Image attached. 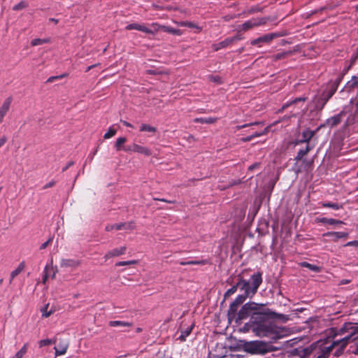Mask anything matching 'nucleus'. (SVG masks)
<instances>
[{"mask_svg": "<svg viewBox=\"0 0 358 358\" xmlns=\"http://www.w3.org/2000/svg\"><path fill=\"white\" fill-rule=\"evenodd\" d=\"M80 262L71 259H62L61 261V267L64 268H76L79 265Z\"/></svg>", "mask_w": 358, "mask_h": 358, "instance_id": "obj_20", "label": "nucleus"}, {"mask_svg": "<svg viewBox=\"0 0 358 358\" xmlns=\"http://www.w3.org/2000/svg\"><path fill=\"white\" fill-rule=\"evenodd\" d=\"M324 127V124H321L315 131H311L308 129L304 130L301 134V138L298 141L297 144L302 143H307L308 144L309 141L315 136L316 132L318 131L321 128H322Z\"/></svg>", "mask_w": 358, "mask_h": 358, "instance_id": "obj_9", "label": "nucleus"}, {"mask_svg": "<svg viewBox=\"0 0 358 358\" xmlns=\"http://www.w3.org/2000/svg\"><path fill=\"white\" fill-rule=\"evenodd\" d=\"M306 100V97H300V98H296L295 99L294 101H292V102H290L289 104H293V103H296V102L298 101H305Z\"/></svg>", "mask_w": 358, "mask_h": 358, "instance_id": "obj_54", "label": "nucleus"}, {"mask_svg": "<svg viewBox=\"0 0 358 358\" xmlns=\"http://www.w3.org/2000/svg\"><path fill=\"white\" fill-rule=\"evenodd\" d=\"M125 252V248H115L107 255H106V258H109L110 257L119 256L123 255Z\"/></svg>", "mask_w": 358, "mask_h": 358, "instance_id": "obj_31", "label": "nucleus"}, {"mask_svg": "<svg viewBox=\"0 0 358 358\" xmlns=\"http://www.w3.org/2000/svg\"><path fill=\"white\" fill-rule=\"evenodd\" d=\"M127 142V138L125 137H120L117 138L115 144V148L117 152L120 150H123V148L125 145L124 144Z\"/></svg>", "mask_w": 358, "mask_h": 358, "instance_id": "obj_30", "label": "nucleus"}, {"mask_svg": "<svg viewBox=\"0 0 358 358\" xmlns=\"http://www.w3.org/2000/svg\"><path fill=\"white\" fill-rule=\"evenodd\" d=\"M265 23L266 20L264 18H252L242 24V29L243 31H248L252 28L264 24Z\"/></svg>", "mask_w": 358, "mask_h": 358, "instance_id": "obj_7", "label": "nucleus"}, {"mask_svg": "<svg viewBox=\"0 0 358 358\" xmlns=\"http://www.w3.org/2000/svg\"><path fill=\"white\" fill-rule=\"evenodd\" d=\"M345 115L344 110L341 111L338 114L328 118L324 124V127L329 126L330 127H334L341 122L342 118Z\"/></svg>", "mask_w": 358, "mask_h": 358, "instance_id": "obj_11", "label": "nucleus"}, {"mask_svg": "<svg viewBox=\"0 0 358 358\" xmlns=\"http://www.w3.org/2000/svg\"><path fill=\"white\" fill-rule=\"evenodd\" d=\"M239 281V289L243 292V294L248 296H254L260 285L262 282V273H257L253 274L251 278V282L244 280L240 275L237 276Z\"/></svg>", "mask_w": 358, "mask_h": 358, "instance_id": "obj_1", "label": "nucleus"}, {"mask_svg": "<svg viewBox=\"0 0 358 358\" xmlns=\"http://www.w3.org/2000/svg\"><path fill=\"white\" fill-rule=\"evenodd\" d=\"M217 120V117H196L194 119V122L196 123L201 124H213L216 122Z\"/></svg>", "mask_w": 358, "mask_h": 358, "instance_id": "obj_24", "label": "nucleus"}, {"mask_svg": "<svg viewBox=\"0 0 358 358\" xmlns=\"http://www.w3.org/2000/svg\"><path fill=\"white\" fill-rule=\"evenodd\" d=\"M270 313L271 311L269 309H266L262 312H255L251 315L250 323L253 324L254 326L257 325L258 324H262L266 322V319Z\"/></svg>", "mask_w": 358, "mask_h": 358, "instance_id": "obj_5", "label": "nucleus"}, {"mask_svg": "<svg viewBox=\"0 0 358 358\" xmlns=\"http://www.w3.org/2000/svg\"><path fill=\"white\" fill-rule=\"evenodd\" d=\"M136 224L133 221L127 222H121L118 223V226H116V230H122V231H132L135 229Z\"/></svg>", "mask_w": 358, "mask_h": 358, "instance_id": "obj_17", "label": "nucleus"}, {"mask_svg": "<svg viewBox=\"0 0 358 358\" xmlns=\"http://www.w3.org/2000/svg\"><path fill=\"white\" fill-rule=\"evenodd\" d=\"M239 289V281L238 280L236 284L229 289L224 294V297L229 296L234 294L237 289Z\"/></svg>", "mask_w": 358, "mask_h": 358, "instance_id": "obj_37", "label": "nucleus"}, {"mask_svg": "<svg viewBox=\"0 0 358 358\" xmlns=\"http://www.w3.org/2000/svg\"><path fill=\"white\" fill-rule=\"evenodd\" d=\"M246 306H248V308L250 310L251 315L255 312H262L267 309L264 308V304H259L255 302L246 303Z\"/></svg>", "mask_w": 358, "mask_h": 358, "instance_id": "obj_16", "label": "nucleus"}, {"mask_svg": "<svg viewBox=\"0 0 358 358\" xmlns=\"http://www.w3.org/2000/svg\"><path fill=\"white\" fill-rule=\"evenodd\" d=\"M241 38L238 36H234V37H230V38H226L225 40L218 43H216V44H213V48L215 51H217L222 48H227L228 47L229 45H231L234 41H237V40H240Z\"/></svg>", "mask_w": 358, "mask_h": 358, "instance_id": "obj_12", "label": "nucleus"}, {"mask_svg": "<svg viewBox=\"0 0 358 358\" xmlns=\"http://www.w3.org/2000/svg\"><path fill=\"white\" fill-rule=\"evenodd\" d=\"M328 241L338 243L340 240L345 241L349 236V234L345 231H331L323 235Z\"/></svg>", "mask_w": 358, "mask_h": 358, "instance_id": "obj_4", "label": "nucleus"}, {"mask_svg": "<svg viewBox=\"0 0 358 358\" xmlns=\"http://www.w3.org/2000/svg\"><path fill=\"white\" fill-rule=\"evenodd\" d=\"M55 185V181H54V180H51L50 182H49L48 183H47V184L43 187V189H48V188L52 187H53Z\"/></svg>", "mask_w": 358, "mask_h": 358, "instance_id": "obj_53", "label": "nucleus"}, {"mask_svg": "<svg viewBox=\"0 0 358 358\" xmlns=\"http://www.w3.org/2000/svg\"><path fill=\"white\" fill-rule=\"evenodd\" d=\"M117 130L113 127V126L110 127L108 131L104 134L103 138L105 139H108L116 134Z\"/></svg>", "mask_w": 358, "mask_h": 358, "instance_id": "obj_39", "label": "nucleus"}, {"mask_svg": "<svg viewBox=\"0 0 358 358\" xmlns=\"http://www.w3.org/2000/svg\"><path fill=\"white\" fill-rule=\"evenodd\" d=\"M248 306H246V303H245L242 306L241 310L237 313L236 321L243 320L247 318L248 316L251 317V313H250V310H249Z\"/></svg>", "mask_w": 358, "mask_h": 358, "instance_id": "obj_18", "label": "nucleus"}, {"mask_svg": "<svg viewBox=\"0 0 358 358\" xmlns=\"http://www.w3.org/2000/svg\"><path fill=\"white\" fill-rule=\"evenodd\" d=\"M6 141H7V138L6 136H2L0 138V148H1L6 143Z\"/></svg>", "mask_w": 358, "mask_h": 358, "instance_id": "obj_57", "label": "nucleus"}, {"mask_svg": "<svg viewBox=\"0 0 358 358\" xmlns=\"http://www.w3.org/2000/svg\"><path fill=\"white\" fill-rule=\"evenodd\" d=\"M252 139H253L252 136H251V135H250V136L241 138V141L245 143V142H249V141H252Z\"/></svg>", "mask_w": 358, "mask_h": 358, "instance_id": "obj_56", "label": "nucleus"}, {"mask_svg": "<svg viewBox=\"0 0 358 358\" xmlns=\"http://www.w3.org/2000/svg\"><path fill=\"white\" fill-rule=\"evenodd\" d=\"M28 348V343H25L22 348L16 352V354L12 358H22L23 356L27 353Z\"/></svg>", "mask_w": 358, "mask_h": 358, "instance_id": "obj_36", "label": "nucleus"}, {"mask_svg": "<svg viewBox=\"0 0 358 358\" xmlns=\"http://www.w3.org/2000/svg\"><path fill=\"white\" fill-rule=\"evenodd\" d=\"M133 144L130 145H125L123 148L124 152H133Z\"/></svg>", "mask_w": 358, "mask_h": 358, "instance_id": "obj_52", "label": "nucleus"}, {"mask_svg": "<svg viewBox=\"0 0 358 358\" xmlns=\"http://www.w3.org/2000/svg\"><path fill=\"white\" fill-rule=\"evenodd\" d=\"M137 263L136 260H130V261H121L115 263L116 266H128L131 264H135Z\"/></svg>", "mask_w": 358, "mask_h": 358, "instance_id": "obj_42", "label": "nucleus"}, {"mask_svg": "<svg viewBox=\"0 0 358 358\" xmlns=\"http://www.w3.org/2000/svg\"><path fill=\"white\" fill-rule=\"evenodd\" d=\"M150 26L154 29V33L159 30H162L164 32L172 34L173 35L179 36L181 34V31L180 29H174L171 27L159 25L157 22H153L150 24Z\"/></svg>", "mask_w": 358, "mask_h": 358, "instance_id": "obj_6", "label": "nucleus"}, {"mask_svg": "<svg viewBox=\"0 0 358 358\" xmlns=\"http://www.w3.org/2000/svg\"><path fill=\"white\" fill-rule=\"evenodd\" d=\"M277 35L275 34H267L256 39L252 40L250 42V44L252 45H258L259 47H260L261 43H269Z\"/></svg>", "mask_w": 358, "mask_h": 358, "instance_id": "obj_10", "label": "nucleus"}, {"mask_svg": "<svg viewBox=\"0 0 358 358\" xmlns=\"http://www.w3.org/2000/svg\"><path fill=\"white\" fill-rule=\"evenodd\" d=\"M48 42H49V39L35 38L31 41V44L32 46H36V45L44 44V43H47Z\"/></svg>", "mask_w": 358, "mask_h": 358, "instance_id": "obj_40", "label": "nucleus"}, {"mask_svg": "<svg viewBox=\"0 0 358 358\" xmlns=\"http://www.w3.org/2000/svg\"><path fill=\"white\" fill-rule=\"evenodd\" d=\"M49 21L52 22L55 24H57L59 22V20L52 17L50 18Z\"/></svg>", "mask_w": 358, "mask_h": 358, "instance_id": "obj_60", "label": "nucleus"}, {"mask_svg": "<svg viewBox=\"0 0 358 358\" xmlns=\"http://www.w3.org/2000/svg\"><path fill=\"white\" fill-rule=\"evenodd\" d=\"M12 102V98L8 97L0 107V124L3 122V118L10 109Z\"/></svg>", "mask_w": 358, "mask_h": 358, "instance_id": "obj_13", "label": "nucleus"}, {"mask_svg": "<svg viewBox=\"0 0 358 358\" xmlns=\"http://www.w3.org/2000/svg\"><path fill=\"white\" fill-rule=\"evenodd\" d=\"M355 105L358 108V93H357V96L355 98Z\"/></svg>", "mask_w": 358, "mask_h": 358, "instance_id": "obj_63", "label": "nucleus"}, {"mask_svg": "<svg viewBox=\"0 0 358 358\" xmlns=\"http://www.w3.org/2000/svg\"><path fill=\"white\" fill-rule=\"evenodd\" d=\"M24 262H21L18 266L11 272L10 273V280H9V283L10 284L13 281V280L24 269Z\"/></svg>", "mask_w": 358, "mask_h": 358, "instance_id": "obj_23", "label": "nucleus"}, {"mask_svg": "<svg viewBox=\"0 0 358 358\" xmlns=\"http://www.w3.org/2000/svg\"><path fill=\"white\" fill-rule=\"evenodd\" d=\"M49 271H53V273L52 274V278H54L55 277V275H56V271L55 270V268L52 266V259L50 261V264L46 265V266L45 267V269H44V277H43V283H45L47 279L49 278Z\"/></svg>", "mask_w": 358, "mask_h": 358, "instance_id": "obj_21", "label": "nucleus"}, {"mask_svg": "<svg viewBox=\"0 0 358 358\" xmlns=\"http://www.w3.org/2000/svg\"><path fill=\"white\" fill-rule=\"evenodd\" d=\"M121 122L123 124V125L127 127H133V125L130 124L129 122L125 121V120H121Z\"/></svg>", "mask_w": 358, "mask_h": 358, "instance_id": "obj_59", "label": "nucleus"}, {"mask_svg": "<svg viewBox=\"0 0 358 358\" xmlns=\"http://www.w3.org/2000/svg\"><path fill=\"white\" fill-rule=\"evenodd\" d=\"M311 149L312 148L309 145V144H307L304 150H300L298 152L297 155L295 157V160L297 162L300 161L305 155H306L310 152Z\"/></svg>", "mask_w": 358, "mask_h": 358, "instance_id": "obj_29", "label": "nucleus"}, {"mask_svg": "<svg viewBox=\"0 0 358 358\" xmlns=\"http://www.w3.org/2000/svg\"><path fill=\"white\" fill-rule=\"evenodd\" d=\"M358 57V48L355 55L352 56V59L354 62Z\"/></svg>", "mask_w": 358, "mask_h": 358, "instance_id": "obj_62", "label": "nucleus"}, {"mask_svg": "<svg viewBox=\"0 0 358 358\" xmlns=\"http://www.w3.org/2000/svg\"><path fill=\"white\" fill-rule=\"evenodd\" d=\"M66 76V74H62L57 76H51L48 78L47 83H53L56 80L62 79Z\"/></svg>", "mask_w": 358, "mask_h": 358, "instance_id": "obj_47", "label": "nucleus"}, {"mask_svg": "<svg viewBox=\"0 0 358 358\" xmlns=\"http://www.w3.org/2000/svg\"><path fill=\"white\" fill-rule=\"evenodd\" d=\"M252 331L259 337L275 338L277 337L276 327L271 322H265L252 327Z\"/></svg>", "mask_w": 358, "mask_h": 358, "instance_id": "obj_2", "label": "nucleus"}, {"mask_svg": "<svg viewBox=\"0 0 358 358\" xmlns=\"http://www.w3.org/2000/svg\"><path fill=\"white\" fill-rule=\"evenodd\" d=\"M57 343V338H54L52 339H43L38 341L39 348H43L44 346L50 345L52 344H55Z\"/></svg>", "mask_w": 358, "mask_h": 358, "instance_id": "obj_33", "label": "nucleus"}, {"mask_svg": "<svg viewBox=\"0 0 358 358\" xmlns=\"http://www.w3.org/2000/svg\"><path fill=\"white\" fill-rule=\"evenodd\" d=\"M341 80V78L338 77L335 80L329 81L328 89L323 93L324 104L332 97L336 92L338 85Z\"/></svg>", "mask_w": 358, "mask_h": 358, "instance_id": "obj_3", "label": "nucleus"}, {"mask_svg": "<svg viewBox=\"0 0 358 358\" xmlns=\"http://www.w3.org/2000/svg\"><path fill=\"white\" fill-rule=\"evenodd\" d=\"M289 55H291V52L283 51V52H278L275 55H273L271 57V59L273 61L276 62V61L281 60V59L286 58Z\"/></svg>", "mask_w": 358, "mask_h": 358, "instance_id": "obj_32", "label": "nucleus"}, {"mask_svg": "<svg viewBox=\"0 0 358 358\" xmlns=\"http://www.w3.org/2000/svg\"><path fill=\"white\" fill-rule=\"evenodd\" d=\"M133 152L144 155L145 156H150L152 152L150 149L147 147L141 146L140 145L134 143L133 144Z\"/></svg>", "mask_w": 358, "mask_h": 358, "instance_id": "obj_19", "label": "nucleus"}, {"mask_svg": "<svg viewBox=\"0 0 358 358\" xmlns=\"http://www.w3.org/2000/svg\"><path fill=\"white\" fill-rule=\"evenodd\" d=\"M48 304H47L45 306H44L41 309V313H42L43 317H48L52 314V310L48 311Z\"/></svg>", "mask_w": 358, "mask_h": 358, "instance_id": "obj_45", "label": "nucleus"}, {"mask_svg": "<svg viewBox=\"0 0 358 358\" xmlns=\"http://www.w3.org/2000/svg\"><path fill=\"white\" fill-rule=\"evenodd\" d=\"M126 30H138L148 34H154V29L147 27L144 24L131 23L125 27Z\"/></svg>", "mask_w": 358, "mask_h": 358, "instance_id": "obj_8", "label": "nucleus"}, {"mask_svg": "<svg viewBox=\"0 0 358 358\" xmlns=\"http://www.w3.org/2000/svg\"><path fill=\"white\" fill-rule=\"evenodd\" d=\"M299 265L302 267L307 268L309 270H310L313 272H315V273H318L321 271V268L320 266L315 265V264H311L306 262H302L299 263Z\"/></svg>", "mask_w": 358, "mask_h": 358, "instance_id": "obj_25", "label": "nucleus"}, {"mask_svg": "<svg viewBox=\"0 0 358 358\" xmlns=\"http://www.w3.org/2000/svg\"><path fill=\"white\" fill-rule=\"evenodd\" d=\"M344 246H358V241L348 242L344 245Z\"/></svg>", "mask_w": 358, "mask_h": 358, "instance_id": "obj_51", "label": "nucleus"}, {"mask_svg": "<svg viewBox=\"0 0 358 358\" xmlns=\"http://www.w3.org/2000/svg\"><path fill=\"white\" fill-rule=\"evenodd\" d=\"M50 241H51V240H50V239L48 240L47 241H45V243H43L41 245V246H43V247L48 246V245L50 243Z\"/></svg>", "mask_w": 358, "mask_h": 358, "instance_id": "obj_61", "label": "nucleus"}, {"mask_svg": "<svg viewBox=\"0 0 358 358\" xmlns=\"http://www.w3.org/2000/svg\"><path fill=\"white\" fill-rule=\"evenodd\" d=\"M357 86H358V77L352 76L351 80H349L346 83V85L345 86V89L347 92H350L351 90H354Z\"/></svg>", "mask_w": 358, "mask_h": 358, "instance_id": "obj_22", "label": "nucleus"}, {"mask_svg": "<svg viewBox=\"0 0 358 358\" xmlns=\"http://www.w3.org/2000/svg\"><path fill=\"white\" fill-rule=\"evenodd\" d=\"M315 222L317 223H321L324 225H341L344 224V222L341 220L327 217H317L315 219Z\"/></svg>", "mask_w": 358, "mask_h": 358, "instance_id": "obj_15", "label": "nucleus"}, {"mask_svg": "<svg viewBox=\"0 0 358 358\" xmlns=\"http://www.w3.org/2000/svg\"><path fill=\"white\" fill-rule=\"evenodd\" d=\"M194 327V324L187 327L185 329L181 331V334L178 338L180 341H185L186 338L191 334L192 329Z\"/></svg>", "mask_w": 358, "mask_h": 358, "instance_id": "obj_27", "label": "nucleus"}, {"mask_svg": "<svg viewBox=\"0 0 358 358\" xmlns=\"http://www.w3.org/2000/svg\"><path fill=\"white\" fill-rule=\"evenodd\" d=\"M352 342L355 348V351H358V335L350 337V343Z\"/></svg>", "mask_w": 358, "mask_h": 358, "instance_id": "obj_46", "label": "nucleus"}, {"mask_svg": "<svg viewBox=\"0 0 358 358\" xmlns=\"http://www.w3.org/2000/svg\"><path fill=\"white\" fill-rule=\"evenodd\" d=\"M74 164V162L73 161L69 162L63 169L62 172L66 171L69 167L73 166Z\"/></svg>", "mask_w": 358, "mask_h": 358, "instance_id": "obj_55", "label": "nucleus"}, {"mask_svg": "<svg viewBox=\"0 0 358 358\" xmlns=\"http://www.w3.org/2000/svg\"><path fill=\"white\" fill-rule=\"evenodd\" d=\"M262 124V122H252V123L245 124H243V125L238 126L237 129H241L245 128V127H250V126L259 125V124Z\"/></svg>", "mask_w": 358, "mask_h": 358, "instance_id": "obj_48", "label": "nucleus"}, {"mask_svg": "<svg viewBox=\"0 0 358 358\" xmlns=\"http://www.w3.org/2000/svg\"><path fill=\"white\" fill-rule=\"evenodd\" d=\"M140 131L155 133L157 131V128L147 124H142L140 127Z\"/></svg>", "mask_w": 358, "mask_h": 358, "instance_id": "obj_35", "label": "nucleus"}, {"mask_svg": "<svg viewBox=\"0 0 358 358\" xmlns=\"http://www.w3.org/2000/svg\"><path fill=\"white\" fill-rule=\"evenodd\" d=\"M27 6V3L25 1H20L19 3L15 5L13 8L14 10H19L25 8Z\"/></svg>", "mask_w": 358, "mask_h": 358, "instance_id": "obj_44", "label": "nucleus"}, {"mask_svg": "<svg viewBox=\"0 0 358 358\" xmlns=\"http://www.w3.org/2000/svg\"><path fill=\"white\" fill-rule=\"evenodd\" d=\"M238 308V306L236 304L234 301L230 304L228 310V316L229 319L234 317L236 315Z\"/></svg>", "mask_w": 358, "mask_h": 358, "instance_id": "obj_34", "label": "nucleus"}, {"mask_svg": "<svg viewBox=\"0 0 358 358\" xmlns=\"http://www.w3.org/2000/svg\"><path fill=\"white\" fill-rule=\"evenodd\" d=\"M69 343L64 340H60L57 346L54 348L55 350V357L63 355L66 352Z\"/></svg>", "mask_w": 358, "mask_h": 358, "instance_id": "obj_14", "label": "nucleus"}, {"mask_svg": "<svg viewBox=\"0 0 358 358\" xmlns=\"http://www.w3.org/2000/svg\"><path fill=\"white\" fill-rule=\"evenodd\" d=\"M320 205L323 208H331L334 210H339L343 208L342 204L332 202H320Z\"/></svg>", "mask_w": 358, "mask_h": 358, "instance_id": "obj_26", "label": "nucleus"}, {"mask_svg": "<svg viewBox=\"0 0 358 358\" xmlns=\"http://www.w3.org/2000/svg\"><path fill=\"white\" fill-rule=\"evenodd\" d=\"M109 325L113 327L123 328L126 327H130L131 324L124 321L113 320L109 322Z\"/></svg>", "mask_w": 358, "mask_h": 358, "instance_id": "obj_28", "label": "nucleus"}, {"mask_svg": "<svg viewBox=\"0 0 358 358\" xmlns=\"http://www.w3.org/2000/svg\"><path fill=\"white\" fill-rule=\"evenodd\" d=\"M153 199L155 201H160L168 203H176L175 201H170V200H167L165 199L153 198Z\"/></svg>", "mask_w": 358, "mask_h": 358, "instance_id": "obj_50", "label": "nucleus"}, {"mask_svg": "<svg viewBox=\"0 0 358 358\" xmlns=\"http://www.w3.org/2000/svg\"><path fill=\"white\" fill-rule=\"evenodd\" d=\"M96 65H92V66H88L87 69V71H89L90 70H91L94 66H95Z\"/></svg>", "mask_w": 358, "mask_h": 358, "instance_id": "obj_64", "label": "nucleus"}, {"mask_svg": "<svg viewBox=\"0 0 358 358\" xmlns=\"http://www.w3.org/2000/svg\"><path fill=\"white\" fill-rule=\"evenodd\" d=\"M247 297L248 296L244 294H239L236 296L234 302L239 306L241 303H243L245 301Z\"/></svg>", "mask_w": 358, "mask_h": 358, "instance_id": "obj_41", "label": "nucleus"}, {"mask_svg": "<svg viewBox=\"0 0 358 358\" xmlns=\"http://www.w3.org/2000/svg\"><path fill=\"white\" fill-rule=\"evenodd\" d=\"M206 263V261L205 260H201V261H187V262H180L179 264L180 265H199L201 264L203 265Z\"/></svg>", "mask_w": 358, "mask_h": 358, "instance_id": "obj_38", "label": "nucleus"}, {"mask_svg": "<svg viewBox=\"0 0 358 358\" xmlns=\"http://www.w3.org/2000/svg\"><path fill=\"white\" fill-rule=\"evenodd\" d=\"M268 131H269V127H266L262 131L255 132L254 134H252L251 135V136H252V138L254 139L255 138L259 137V136L267 134L268 133Z\"/></svg>", "mask_w": 358, "mask_h": 358, "instance_id": "obj_43", "label": "nucleus"}, {"mask_svg": "<svg viewBox=\"0 0 358 358\" xmlns=\"http://www.w3.org/2000/svg\"><path fill=\"white\" fill-rule=\"evenodd\" d=\"M116 226H118V223L108 224L106 227V230L107 231H110L113 230H116Z\"/></svg>", "mask_w": 358, "mask_h": 358, "instance_id": "obj_49", "label": "nucleus"}, {"mask_svg": "<svg viewBox=\"0 0 358 358\" xmlns=\"http://www.w3.org/2000/svg\"><path fill=\"white\" fill-rule=\"evenodd\" d=\"M259 166V164L255 163L250 166L249 170H254Z\"/></svg>", "mask_w": 358, "mask_h": 358, "instance_id": "obj_58", "label": "nucleus"}]
</instances>
